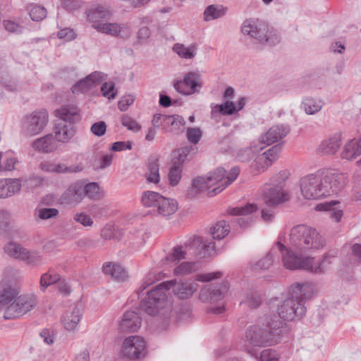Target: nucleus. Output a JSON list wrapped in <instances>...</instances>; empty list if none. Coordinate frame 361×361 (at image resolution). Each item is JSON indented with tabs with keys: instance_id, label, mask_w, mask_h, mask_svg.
<instances>
[{
	"instance_id": "nucleus-4",
	"label": "nucleus",
	"mask_w": 361,
	"mask_h": 361,
	"mask_svg": "<svg viewBox=\"0 0 361 361\" xmlns=\"http://www.w3.org/2000/svg\"><path fill=\"white\" fill-rule=\"evenodd\" d=\"M290 247L288 250H291L296 255L301 256L303 259L307 257H303L302 253H296L295 251L304 252L311 249H319L324 246L325 241L320 235L319 232L312 227L305 224H300L292 228L289 235ZM334 254L329 252L324 255L322 259L317 264L314 263V258L311 259L314 269L308 270L315 274H322L329 264H331V259L334 257Z\"/></svg>"
},
{
	"instance_id": "nucleus-17",
	"label": "nucleus",
	"mask_w": 361,
	"mask_h": 361,
	"mask_svg": "<svg viewBox=\"0 0 361 361\" xmlns=\"http://www.w3.org/2000/svg\"><path fill=\"white\" fill-rule=\"evenodd\" d=\"M282 145H276L259 155L255 160L254 164L259 170L264 171L270 166L279 157L281 151Z\"/></svg>"
},
{
	"instance_id": "nucleus-18",
	"label": "nucleus",
	"mask_w": 361,
	"mask_h": 361,
	"mask_svg": "<svg viewBox=\"0 0 361 361\" xmlns=\"http://www.w3.org/2000/svg\"><path fill=\"white\" fill-rule=\"evenodd\" d=\"M290 132L287 125H276L269 129V130L260 137V141L267 145L277 142L284 137Z\"/></svg>"
},
{
	"instance_id": "nucleus-20",
	"label": "nucleus",
	"mask_w": 361,
	"mask_h": 361,
	"mask_svg": "<svg viewBox=\"0 0 361 361\" xmlns=\"http://www.w3.org/2000/svg\"><path fill=\"white\" fill-rule=\"evenodd\" d=\"M56 140L61 142H68L76 133L74 124L66 123L63 121H56L54 126Z\"/></svg>"
},
{
	"instance_id": "nucleus-12",
	"label": "nucleus",
	"mask_w": 361,
	"mask_h": 361,
	"mask_svg": "<svg viewBox=\"0 0 361 361\" xmlns=\"http://www.w3.org/2000/svg\"><path fill=\"white\" fill-rule=\"evenodd\" d=\"M145 348L146 343L143 338L138 336H131L124 340L121 355L124 357L137 359L140 357Z\"/></svg>"
},
{
	"instance_id": "nucleus-51",
	"label": "nucleus",
	"mask_w": 361,
	"mask_h": 361,
	"mask_svg": "<svg viewBox=\"0 0 361 361\" xmlns=\"http://www.w3.org/2000/svg\"><path fill=\"white\" fill-rule=\"evenodd\" d=\"M18 295L16 290L13 288H6L0 293V305L4 306L14 300Z\"/></svg>"
},
{
	"instance_id": "nucleus-28",
	"label": "nucleus",
	"mask_w": 361,
	"mask_h": 361,
	"mask_svg": "<svg viewBox=\"0 0 361 361\" xmlns=\"http://www.w3.org/2000/svg\"><path fill=\"white\" fill-rule=\"evenodd\" d=\"M32 147L36 151L42 153H50L56 148V142L52 134H47L35 140L32 143Z\"/></svg>"
},
{
	"instance_id": "nucleus-8",
	"label": "nucleus",
	"mask_w": 361,
	"mask_h": 361,
	"mask_svg": "<svg viewBox=\"0 0 361 361\" xmlns=\"http://www.w3.org/2000/svg\"><path fill=\"white\" fill-rule=\"evenodd\" d=\"M287 178L286 172L280 171L271 179V183L265 186L263 197L267 205L274 207L288 200V194L283 190Z\"/></svg>"
},
{
	"instance_id": "nucleus-46",
	"label": "nucleus",
	"mask_w": 361,
	"mask_h": 361,
	"mask_svg": "<svg viewBox=\"0 0 361 361\" xmlns=\"http://www.w3.org/2000/svg\"><path fill=\"white\" fill-rule=\"evenodd\" d=\"M22 255L20 260L25 262L27 264L36 266L40 264L42 257L37 252L25 248Z\"/></svg>"
},
{
	"instance_id": "nucleus-19",
	"label": "nucleus",
	"mask_w": 361,
	"mask_h": 361,
	"mask_svg": "<svg viewBox=\"0 0 361 361\" xmlns=\"http://www.w3.org/2000/svg\"><path fill=\"white\" fill-rule=\"evenodd\" d=\"M142 319L135 311H127L124 313L120 323V329L123 332H135L141 326Z\"/></svg>"
},
{
	"instance_id": "nucleus-57",
	"label": "nucleus",
	"mask_w": 361,
	"mask_h": 361,
	"mask_svg": "<svg viewBox=\"0 0 361 361\" xmlns=\"http://www.w3.org/2000/svg\"><path fill=\"white\" fill-rule=\"evenodd\" d=\"M92 87L90 83L86 79V77L83 79L80 80L76 83H75L72 87L71 90L73 93H79L87 91Z\"/></svg>"
},
{
	"instance_id": "nucleus-42",
	"label": "nucleus",
	"mask_w": 361,
	"mask_h": 361,
	"mask_svg": "<svg viewBox=\"0 0 361 361\" xmlns=\"http://www.w3.org/2000/svg\"><path fill=\"white\" fill-rule=\"evenodd\" d=\"M226 173V171L224 168L219 167L207 176L209 185H212V188L224 183Z\"/></svg>"
},
{
	"instance_id": "nucleus-32",
	"label": "nucleus",
	"mask_w": 361,
	"mask_h": 361,
	"mask_svg": "<svg viewBox=\"0 0 361 361\" xmlns=\"http://www.w3.org/2000/svg\"><path fill=\"white\" fill-rule=\"evenodd\" d=\"M211 117L214 118L217 114L231 116L236 113L235 104L231 101H226L221 104H211Z\"/></svg>"
},
{
	"instance_id": "nucleus-56",
	"label": "nucleus",
	"mask_w": 361,
	"mask_h": 361,
	"mask_svg": "<svg viewBox=\"0 0 361 361\" xmlns=\"http://www.w3.org/2000/svg\"><path fill=\"white\" fill-rule=\"evenodd\" d=\"M202 137V132L198 128H189L187 130V139L191 143L196 145Z\"/></svg>"
},
{
	"instance_id": "nucleus-5",
	"label": "nucleus",
	"mask_w": 361,
	"mask_h": 361,
	"mask_svg": "<svg viewBox=\"0 0 361 361\" xmlns=\"http://www.w3.org/2000/svg\"><path fill=\"white\" fill-rule=\"evenodd\" d=\"M315 288L310 282L296 283L290 288V297L284 300L278 307L281 319L286 321L300 319L306 313L305 300L310 299L314 293Z\"/></svg>"
},
{
	"instance_id": "nucleus-55",
	"label": "nucleus",
	"mask_w": 361,
	"mask_h": 361,
	"mask_svg": "<svg viewBox=\"0 0 361 361\" xmlns=\"http://www.w3.org/2000/svg\"><path fill=\"white\" fill-rule=\"evenodd\" d=\"M255 157V152L251 147H245L238 151L237 159L242 162H248Z\"/></svg>"
},
{
	"instance_id": "nucleus-29",
	"label": "nucleus",
	"mask_w": 361,
	"mask_h": 361,
	"mask_svg": "<svg viewBox=\"0 0 361 361\" xmlns=\"http://www.w3.org/2000/svg\"><path fill=\"white\" fill-rule=\"evenodd\" d=\"M212 189V185H209V181L207 180V176H197L192 180V186L188 192V196L193 197L197 193L204 191H207V194L209 196H214V195H210L209 193Z\"/></svg>"
},
{
	"instance_id": "nucleus-6",
	"label": "nucleus",
	"mask_w": 361,
	"mask_h": 361,
	"mask_svg": "<svg viewBox=\"0 0 361 361\" xmlns=\"http://www.w3.org/2000/svg\"><path fill=\"white\" fill-rule=\"evenodd\" d=\"M280 254L284 267L288 269L312 270L314 269L311 259H303L301 256L295 255L291 250H288L287 247L279 241L256 264V268L268 269L276 259L279 260Z\"/></svg>"
},
{
	"instance_id": "nucleus-40",
	"label": "nucleus",
	"mask_w": 361,
	"mask_h": 361,
	"mask_svg": "<svg viewBox=\"0 0 361 361\" xmlns=\"http://www.w3.org/2000/svg\"><path fill=\"white\" fill-rule=\"evenodd\" d=\"M83 188L85 197L86 196L90 200H98L103 196L100 186L97 182H91L85 185L83 182Z\"/></svg>"
},
{
	"instance_id": "nucleus-50",
	"label": "nucleus",
	"mask_w": 361,
	"mask_h": 361,
	"mask_svg": "<svg viewBox=\"0 0 361 361\" xmlns=\"http://www.w3.org/2000/svg\"><path fill=\"white\" fill-rule=\"evenodd\" d=\"M197 266L194 262H183L179 264L175 269V275H185L195 272L197 270Z\"/></svg>"
},
{
	"instance_id": "nucleus-2",
	"label": "nucleus",
	"mask_w": 361,
	"mask_h": 361,
	"mask_svg": "<svg viewBox=\"0 0 361 361\" xmlns=\"http://www.w3.org/2000/svg\"><path fill=\"white\" fill-rule=\"evenodd\" d=\"M346 176L329 169H320L300 180V191L306 200H319L338 193L345 187Z\"/></svg>"
},
{
	"instance_id": "nucleus-49",
	"label": "nucleus",
	"mask_w": 361,
	"mask_h": 361,
	"mask_svg": "<svg viewBox=\"0 0 361 361\" xmlns=\"http://www.w3.org/2000/svg\"><path fill=\"white\" fill-rule=\"evenodd\" d=\"M47 12L44 6L35 4L31 6L29 15L33 21H41L47 16Z\"/></svg>"
},
{
	"instance_id": "nucleus-26",
	"label": "nucleus",
	"mask_w": 361,
	"mask_h": 361,
	"mask_svg": "<svg viewBox=\"0 0 361 361\" xmlns=\"http://www.w3.org/2000/svg\"><path fill=\"white\" fill-rule=\"evenodd\" d=\"M104 274L109 275L117 281H124L128 278L126 270L119 264L109 262L103 264Z\"/></svg>"
},
{
	"instance_id": "nucleus-3",
	"label": "nucleus",
	"mask_w": 361,
	"mask_h": 361,
	"mask_svg": "<svg viewBox=\"0 0 361 361\" xmlns=\"http://www.w3.org/2000/svg\"><path fill=\"white\" fill-rule=\"evenodd\" d=\"M283 322L276 315H264L257 324L249 326L245 331V341L249 345L245 350L251 356L257 357L255 347L265 348L275 345L282 340Z\"/></svg>"
},
{
	"instance_id": "nucleus-15",
	"label": "nucleus",
	"mask_w": 361,
	"mask_h": 361,
	"mask_svg": "<svg viewBox=\"0 0 361 361\" xmlns=\"http://www.w3.org/2000/svg\"><path fill=\"white\" fill-rule=\"evenodd\" d=\"M257 209V204L254 203H247L242 207H230L227 212L231 216L240 215L233 224H236L240 228L244 229L250 226L252 222V217L248 214L255 212Z\"/></svg>"
},
{
	"instance_id": "nucleus-21",
	"label": "nucleus",
	"mask_w": 361,
	"mask_h": 361,
	"mask_svg": "<svg viewBox=\"0 0 361 361\" xmlns=\"http://www.w3.org/2000/svg\"><path fill=\"white\" fill-rule=\"evenodd\" d=\"M341 134L336 133L328 139L322 141L318 147V152L322 155H333L341 145Z\"/></svg>"
},
{
	"instance_id": "nucleus-43",
	"label": "nucleus",
	"mask_w": 361,
	"mask_h": 361,
	"mask_svg": "<svg viewBox=\"0 0 361 361\" xmlns=\"http://www.w3.org/2000/svg\"><path fill=\"white\" fill-rule=\"evenodd\" d=\"M336 204V202L331 201L324 204H320L317 206V210H324L329 212V216L331 219H334L336 222H339L343 216V212L341 209H336L333 207Z\"/></svg>"
},
{
	"instance_id": "nucleus-64",
	"label": "nucleus",
	"mask_w": 361,
	"mask_h": 361,
	"mask_svg": "<svg viewBox=\"0 0 361 361\" xmlns=\"http://www.w3.org/2000/svg\"><path fill=\"white\" fill-rule=\"evenodd\" d=\"M132 149V142L130 141H118L114 142L110 149L114 152H120L126 149Z\"/></svg>"
},
{
	"instance_id": "nucleus-27",
	"label": "nucleus",
	"mask_w": 361,
	"mask_h": 361,
	"mask_svg": "<svg viewBox=\"0 0 361 361\" xmlns=\"http://www.w3.org/2000/svg\"><path fill=\"white\" fill-rule=\"evenodd\" d=\"M361 155V140L352 139L349 140L343 147L341 152L343 159L348 161L355 159Z\"/></svg>"
},
{
	"instance_id": "nucleus-45",
	"label": "nucleus",
	"mask_w": 361,
	"mask_h": 361,
	"mask_svg": "<svg viewBox=\"0 0 361 361\" xmlns=\"http://www.w3.org/2000/svg\"><path fill=\"white\" fill-rule=\"evenodd\" d=\"M25 248L20 244L14 242H9L4 247V252L9 256L20 259H21L23 251Z\"/></svg>"
},
{
	"instance_id": "nucleus-48",
	"label": "nucleus",
	"mask_w": 361,
	"mask_h": 361,
	"mask_svg": "<svg viewBox=\"0 0 361 361\" xmlns=\"http://www.w3.org/2000/svg\"><path fill=\"white\" fill-rule=\"evenodd\" d=\"M59 280L60 276L58 274L45 273L42 275L40 279V288L42 291H44L48 286L56 283Z\"/></svg>"
},
{
	"instance_id": "nucleus-9",
	"label": "nucleus",
	"mask_w": 361,
	"mask_h": 361,
	"mask_svg": "<svg viewBox=\"0 0 361 361\" xmlns=\"http://www.w3.org/2000/svg\"><path fill=\"white\" fill-rule=\"evenodd\" d=\"M37 305L36 298L30 295L16 296L15 300L9 304L4 312L5 319L18 318L30 312Z\"/></svg>"
},
{
	"instance_id": "nucleus-38",
	"label": "nucleus",
	"mask_w": 361,
	"mask_h": 361,
	"mask_svg": "<svg viewBox=\"0 0 361 361\" xmlns=\"http://www.w3.org/2000/svg\"><path fill=\"white\" fill-rule=\"evenodd\" d=\"M192 149V146H185L174 150L171 154V164L183 167V164L187 159Z\"/></svg>"
},
{
	"instance_id": "nucleus-22",
	"label": "nucleus",
	"mask_w": 361,
	"mask_h": 361,
	"mask_svg": "<svg viewBox=\"0 0 361 361\" xmlns=\"http://www.w3.org/2000/svg\"><path fill=\"white\" fill-rule=\"evenodd\" d=\"M55 115L59 118L57 121L74 124L80 120L79 109L74 106H64L55 111Z\"/></svg>"
},
{
	"instance_id": "nucleus-30",
	"label": "nucleus",
	"mask_w": 361,
	"mask_h": 361,
	"mask_svg": "<svg viewBox=\"0 0 361 361\" xmlns=\"http://www.w3.org/2000/svg\"><path fill=\"white\" fill-rule=\"evenodd\" d=\"M185 125L183 117L179 115H166L164 116L163 128L167 132L178 133L180 127Z\"/></svg>"
},
{
	"instance_id": "nucleus-60",
	"label": "nucleus",
	"mask_w": 361,
	"mask_h": 361,
	"mask_svg": "<svg viewBox=\"0 0 361 361\" xmlns=\"http://www.w3.org/2000/svg\"><path fill=\"white\" fill-rule=\"evenodd\" d=\"M91 132L97 137H101L106 133V124L104 121L94 123L90 128Z\"/></svg>"
},
{
	"instance_id": "nucleus-37",
	"label": "nucleus",
	"mask_w": 361,
	"mask_h": 361,
	"mask_svg": "<svg viewBox=\"0 0 361 361\" xmlns=\"http://www.w3.org/2000/svg\"><path fill=\"white\" fill-rule=\"evenodd\" d=\"M240 173V169L237 166L233 167L230 171L228 175H225V180L224 183H221V185L214 188L211 191H209L210 195H217L223 191L227 186L231 185L238 177Z\"/></svg>"
},
{
	"instance_id": "nucleus-53",
	"label": "nucleus",
	"mask_w": 361,
	"mask_h": 361,
	"mask_svg": "<svg viewBox=\"0 0 361 361\" xmlns=\"http://www.w3.org/2000/svg\"><path fill=\"white\" fill-rule=\"evenodd\" d=\"M11 220L10 213L4 209H0V234L8 232Z\"/></svg>"
},
{
	"instance_id": "nucleus-25",
	"label": "nucleus",
	"mask_w": 361,
	"mask_h": 361,
	"mask_svg": "<svg viewBox=\"0 0 361 361\" xmlns=\"http://www.w3.org/2000/svg\"><path fill=\"white\" fill-rule=\"evenodd\" d=\"M21 189L19 179L6 178L0 180V198H7L18 192Z\"/></svg>"
},
{
	"instance_id": "nucleus-14",
	"label": "nucleus",
	"mask_w": 361,
	"mask_h": 361,
	"mask_svg": "<svg viewBox=\"0 0 361 361\" xmlns=\"http://www.w3.org/2000/svg\"><path fill=\"white\" fill-rule=\"evenodd\" d=\"M186 246L194 250V254L199 258L212 256L215 252V243L207 240L201 236H194L185 243Z\"/></svg>"
},
{
	"instance_id": "nucleus-44",
	"label": "nucleus",
	"mask_w": 361,
	"mask_h": 361,
	"mask_svg": "<svg viewBox=\"0 0 361 361\" xmlns=\"http://www.w3.org/2000/svg\"><path fill=\"white\" fill-rule=\"evenodd\" d=\"M161 195L154 191H145L143 192L141 198V202L145 207H157L158 202L160 200Z\"/></svg>"
},
{
	"instance_id": "nucleus-10",
	"label": "nucleus",
	"mask_w": 361,
	"mask_h": 361,
	"mask_svg": "<svg viewBox=\"0 0 361 361\" xmlns=\"http://www.w3.org/2000/svg\"><path fill=\"white\" fill-rule=\"evenodd\" d=\"M48 113L46 110L35 111L22 120V130L27 135L39 134L47 126Z\"/></svg>"
},
{
	"instance_id": "nucleus-58",
	"label": "nucleus",
	"mask_w": 361,
	"mask_h": 361,
	"mask_svg": "<svg viewBox=\"0 0 361 361\" xmlns=\"http://www.w3.org/2000/svg\"><path fill=\"white\" fill-rule=\"evenodd\" d=\"M185 252L183 250V247L177 246L173 249V252L171 255L166 257V259L169 262H179L185 258Z\"/></svg>"
},
{
	"instance_id": "nucleus-11",
	"label": "nucleus",
	"mask_w": 361,
	"mask_h": 361,
	"mask_svg": "<svg viewBox=\"0 0 361 361\" xmlns=\"http://www.w3.org/2000/svg\"><path fill=\"white\" fill-rule=\"evenodd\" d=\"M228 288L229 286L227 281L204 286L200 290L199 298L203 302H215L224 298Z\"/></svg>"
},
{
	"instance_id": "nucleus-16",
	"label": "nucleus",
	"mask_w": 361,
	"mask_h": 361,
	"mask_svg": "<svg viewBox=\"0 0 361 361\" xmlns=\"http://www.w3.org/2000/svg\"><path fill=\"white\" fill-rule=\"evenodd\" d=\"M85 197L83 181H76L68 186L60 197V202L63 204L77 205Z\"/></svg>"
},
{
	"instance_id": "nucleus-36",
	"label": "nucleus",
	"mask_w": 361,
	"mask_h": 361,
	"mask_svg": "<svg viewBox=\"0 0 361 361\" xmlns=\"http://www.w3.org/2000/svg\"><path fill=\"white\" fill-rule=\"evenodd\" d=\"M231 226L225 220H221L216 223L210 228V233L214 240H221L230 232Z\"/></svg>"
},
{
	"instance_id": "nucleus-24",
	"label": "nucleus",
	"mask_w": 361,
	"mask_h": 361,
	"mask_svg": "<svg viewBox=\"0 0 361 361\" xmlns=\"http://www.w3.org/2000/svg\"><path fill=\"white\" fill-rule=\"evenodd\" d=\"M87 19L93 23V25L103 23V21L110 20L111 13L109 8L104 6H97L90 8L86 11Z\"/></svg>"
},
{
	"instance_id": "nucleus-33",
	"label": "nucleus",
	"mask_w": 361,
	"mask_h": 361,
	"mask_svg": "<svg viewBox=\"0 0 361 361\" xmlns=\"http://www.w3.org/2000/svg\"><path fill=\"white\" fill-rule=\"evenodd\" d=\"M157 207L159 214L169 216L177 211L178 202L174 199L166 198L161 195Z\"/></svg>"
},
{
	"instance_id": "nucleus-59",
	"label": "nucleus",
	"mask_w": 361,
	"mask_h": 361,
	"mask_svg": "<svg viewBox=\"0 0 361 361\" xmlns=\"http://www.w3.org/2000/svg\"><path fill=\"white\" fill-rule=\"evenodd\" d=\"M279 357L275 350L268 348L263 350L260 353L261 361H279Z\"/></svg>"
},
{
	"instance_id": "nucleus-34",
	"label": "nucleus",
	"mask_w": 361,
	"mask_h": 361,
	"mask_svg": "<svg viewBox=\"0 0 361 361\" xmlns=\"http://www.w3.org/2000/svg\"><path fill=\"white\" fill-rule=\"evenodd\" d=\"M82 317V310L75 306L71 312H67L63 317V324L64 328L68 331H72L78 324Z\"/></svg>"
},
{
	"instance_id": "nucleus-63",
	"label": "nucleus",
	"mask_w": 361,
	"mask_h": 361,
	"mask_svg": "<svg viewBox=\"0 0 361 361\" xmlns=\"http://www.w3.org/2000/svg\"><path fill=\"white\" fill-rule=\"evenodd\" d=\"M3 24L4 28L9 32L21 33L23 32V27L14 21L7 20H4Z\"/></svg>"
},
{
	"instance_id": "nucleus-52",
	"label": "nucleus",
	"mask_w": 361,
	"mask_h": 361,
	"mask_svg": "<svg viewBox=\"0 0 361 361\" xmlns=\"http://www.w3.org/2000/svg\"><path fill=\"white\" fill-rule=\"evenodd\" d=\"M121 123L128 130L133 132H138L141 130V125L139 124L135 119L125 114L121 118Z\"/></svg>"
},
{
	"instance_id": "nucleus-35",
	"label": "nucleus",
	"mask_w": 361,
	"mask_h": 361,
	"mask_svg": "<svg viewBox=\"0 0 361 361\" xmlns=\"http://www.w3.org/2000/svg\"><path fill=\"white\" fill-rule=\"evenodd\" d=\"M227 8L222 5L212 4L208 6L204 11V20L209 21L220 18L226 14Z\"/></svg>"
},
{
	"instance_id": "nucleus-41",
	"label": "nucleus",
	"mask_w": 361,
	"mask_h": 361,
	"mask_svg": "<svg viewBox=\"0 0 361 361\" xmlns=\"http://www.w3.org/2000/svg\"><path fill=\"white\" fill-rule=\"evenodd\" d=\"M322 105L321 101H317L312 97H306L302 102L301 108L304 109L307 114L312 115L319 111Z\"/></svg>"
},
{
	"instance_id": "nucleus-61",
	"label": "nucleus",
	"mask_w": 361,
	"mask_h": 361,
	"mask_svg": "<svg viewBox=\"0 0 361 361\" xmlns=\"http://www.w3.org/2000/svg\"><path fill=\"white\" fill-rule=\"evenodd\" d=\"M73 219L75 221L80 223L84 226H92L93 224V221L91 217L84 212L76 213L73 216Z\"/></svg>"
},
{
	"instance_id": "nucleus-23",
	"label": "nucleus",
	"mask_w": 361,
	"mask_h": 361,
	"mask_svg": "<svg viewBox=\"0 0 361 361\" xmlns=\"http://www.w3.org/2000/svg\"><path fill=\"white\" fill-rule=\"evenodd\" d=\"M92 27L99 32L112 36H121L122 38H127L130 35L128 28L124 29L117 23H104L92 25Z\"/></svg>"
},
{
	"instance_id": "nucleus-1",
	"label": "nucleus",
	"mask_w": 361,
	"mask_h": 361,
	"mask_svg": "<svg viewBox=\"0 0 361 361\" xmlns=\"http://www.w3.org/2000/svg\"><path fill=\"white\" fill-rule=\"evenodd\" d=\"M195 281L170 280L164 281L147 291V295L140 302V310L149 315L161 314L164 318L170 315L171 308L166 292L173 288L174 294L179 299H188L197 290Z\"/></svg>"
},
{
	"instance_id": "nucleus-7",
	"label": "nucleus",
	"mask_w": 361,
	"mask_h": 361,
	"mask_svg": "<svg viewBox=\"0 0 361 361\" xmlns=\"http://www.w3.org/2000/svg\"><path fill=\"white\" fill-rule=\"evenodd\" d=\"M241 32L243 35H249L260 43L267 42L274 46L280 42V37L276 34H272L268 25L258 19H246L241 26Z\"/></svg>"
},
{
	"instance_id": "nucleus-39",
	"label": "nucleus",
	"mask_w": 361,
	"mask_h": 361,
	"mask_svg": "<svg viewBox=\"0 0 361 361\" xmlns=\"http://www.w3.org/2000/svg\"><path fill=\"white\" fill-rule=\"evenodd\" d=\"M173 50L181 58L185 59H190L195 56L197 54V46L191 44L189 47H185L182 44H175Z\"/></svg>"
},
{
	"instance_id": "nucleus-62",
	"label": "nucleus",
	"mask_w": 361,
	"mask_h": 361,
	"mask_svg": "<svg viewBox=\"0 0 361 361\" xmlns=\"http://www.w3.org/2000/svg\"><path fill=\"white\" fill-rule=\"evenodd\" d=\"M222 276L221 271H215L207 274H199L195 276V281L201 282H209L214 279L220 278Z\"/></svg>"
},
{
	"instance_id": "nucleus-13",
	"label": "nucleus",
	"mask_w": 361,
	"mask_h": 361,
	"mask_svg": "<svg viewBox=\"0 0 361 361\" xmlns=\"http://www.w3.org/2000/svg\"><path fill=\"white\" fill-rule=\"evenodd\" d=\"M200 76L198 73L190 71L186 73L182 80H176L173 87L175 90L183 95H190L197 91L201 87Z\"/></svg>"
},
{
	"instance_id": "nucleus-54",
	"label": "nucleus",
	"mask_w": 361,
	"mask_h": 361,
	"mask_svg": "<svg viewBox=\"0 0 361 361\" xmlns=\"http://www.w3.org/2000/svg\"><path fill=\"white\" fill-rule=\"evenodd\" d=\"M102 95L109 99H114L116 96V90L115 84L112 82H105L101 87Z\"/></svg>"
},
{
	"instance_id": "nucleus-47",
	"label": "nucleus",
	"mask_w": 361,
	"mask_h": 361,
	"mask_svg": "<svg viewBox=\"0 0 361 361\" xmlns=\"http://www.w3.org/2000/svg\"><path fill=\"white\" fill-rule=\"evenodd\" d=\"M182 171L183 167L171 164L169 173V180L171 186H176L179 183L182 177Z\"/></svg>"
},
{
	"instance_id": "nucleus-31",
	"label": "nucleus",
	"mask_w": 361,
	"mask_h": 361,
	"mask_svg": "<svg viewBox=\"0 0 361 361\" xmlns=\"http://www.w3.org/2000/svg\"><path fill=\"white\" fill-rule=\"evenodd\" d=\"M145 175L148 183H158L160 181L159 159L152 156L148 159Z\"/></svg>"
}]
</instances>
